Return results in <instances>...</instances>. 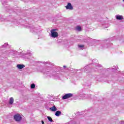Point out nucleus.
Instances as JSON below:
<instances>
[{
  "instance_id": "1a4fd4ad",
  "label": "nucleus",
  "mask_w": 124,
  "mask_h": 124,
  "mask_svg": "<svg viewBox=\"0 0 124 124\" xmlns=\"http://www.w3.org/2000/svg\"><path fill=\"white\" fill-rule=\"evenodd\" d=\"M49 110H50L51 111H57V108L55 105H53L52 107H50Z\"/></svg>"
},
{
  "instance_id": "5701e85b",
  "label": "nucleus",
  "mask_w": 124,
  "mask_h": 124,
  "mask_svg": "<svg viewBox=\"0 0 124 124\" xmlns=\"http://www.w3.org/2000/svg\"><path fill=\"white\" fill-rule=\"evenodd\" d=\"M42 124H44V121H42Z\"/></svg>"
},
{
  "instance_id": "393cba45",
  "label": "nucleus",
  "mask_w": 124,
  "mask_h": 124,
  "mask_svg": "<svg viewBox=\"0 0 124 124\" xmlns=\"http://www.w3.org/2000/svg\"><path fill=\"white\" fill-rule=\"evenodd\" d=\"M63 68H66V66H63Z\"/></svg>"
},
{
  "instance_id": "4468645a",
  "label": "nucleus",
  "mask_w": 124,
  "mask_h": 124,
  "mask_svg": "<svg viewBox=\"0 0 124 124\" xmlns=\"http://www.w3.org/2000/svg\"><path fill=\"white\" fill-rule=\"evenodd\" d=\"M90 95H91V94H82V96H83V98H88L90 97Z\"/></svg>"
},
{
  "instance_id": "39448f33",
  "label": "nucleus",
  "mask_w": 124,
  "mask_h": 124,
  "mask_svg": "<svg viewBox=\"0 0 124 124\" xmlns=\"http://www.w3.org/2000/svg\"><path fill=\"white\" fill-rule=\"evenodd\" d=\"M30 30L32 33H38L39 30L37 28H35L34 26L30 27Z\"/></svg>"
},
{
  "instance_id": "412c9836",
  "label": "nucleus",
  "mask_w": 124,
  "mask_h": 124,
  "mask_svg": "<svg viewBox=\"0 0 124 124\" xmlns=\"http://www.w3.org/2000/svg\"><path fill=\"white\" fill-rule=\"evenodd\" d=\"M43 63L45 64H51V63L50 62H44Z\"/></svg>"
},
{
  "instance_id": "7ed1b4c3",
  "label": "nucleus",
  "mask_w": 124,
  "mask_h": 124,
  "mask_svg": "<svg viewBox=\"0 0 124 124\" xmlns=\"http://www.w3.org/2000/svg\"><path fill=\"white\" fill-rule=\"evenodd\" d=\"M14 119L16 122H20L22 120V116L20 114H16L14 115Z\"/></svg>"
},
{
  "instance_id": "f03ea898",
  "label": "nucleus",
  "mask_w": 124,
  "mask_h": 124,
  "mask_svg": "<svg viewBox=\"0 0 124 124\" xmlns=\"http://www.w3.org/2000/svg\"><path fill=\"white\" fill-rule=\"evenodd\" d=\"M57 29H51L50 32V36L52 37V38H57V37H58L59 36V33L57 32Z\"/></svg>"
},
{
  "instance_id": "dca6fc26",
  "label": "nucleus",
  "mask_w": 124,
  "mask_h": 124,
  "mask_svg": "<svg viewBox=\"0 0 124 124\" xmlns=\"http://www.w3.org/2000/svg\"><path fill=\"white\" fill-rule=\"evenodd\" d=\"M84 46L83 45H78V47L81 49H83Z\"/></svg>"
},
{
  "instance_id": "4be33fe9",
  "label": "nucleus",
  "mask_w": 124,
  "mask_h": 124,
  "mask_svg": "<svg viewBox=\"0 0 124 124\" xmlns=\"http://www.w3.org/2000/svg\"><path fill=\"white\" fill-rule=\"evenodd\" d=\"M10 52H11V51H10V50H9V51H8V53H7V54H9V53H10Z\"/></svg>"
},
{
  "instance_id": "f257e3e1",
  "label": "nucleus",
  "mask_w": 124,
  "mask_h": 124,
  "mask_svg": "<svg viewBox=\"0 0 124 124\" xmlns=\"http://www.w3.org/2000/svg\"><path fill=\"white\" fill-rule=\"evenodd\" d=\"M52 70V68L51 67H48L45 72L44 70H43V73H44V75H46L49 77H52L53 76L56 79L60 78L61 75H60V74H54V75L51 74Z\"/></svg>"
},
{
  "instance_id": "f8f14e48",
  "label": "nucleus",
  "mask_w": 124,
  "mask_h": 124,
  "mask_svg": "<svg viewBox=\"0 0 124 124\" xmlns=\"http://www.w3.org/2000/svg\"><path fill=\"white\" fill-rule=\"evenodd\" d=\"M61 114H62L61 111H59V110L56 111V113H55V115H56V116H57V117L60 116V115H61Z\"/></svg>"
},
{
  "instance_id": "9b49d317",
  "label": "nucleus",
  "mask_w": 124,
  "mask_h": 124,
  "mask_svg": "<svg viewBox=\"0 0 124 124\" xmlns=\"http://www.w3.org/2000/svg\"><path fill=\"white\" fill-rule=\"evenodd\" d=\"M116 17L117 20H123L124 19L123 16L121 15H116Z\"/></svg>"
},
{
  "instance_id": "a211bd4d",
  "label": "nucleus",
  "mask_w": 124,
  "mask_h": 124,
  "mask_svg": "<svg viewBox=\"0 0 124 124\" xmlns=\"http://www.w3.org/2000/svg\"><path fill=\"white\" fill-rule=\"evenodd\" d=\"M35 88V85L34 83H33L32 84H31V88L34 89Z\"/></svg>"
},
{
  "instance_id": "b1692460",
  "label": "nucleus",
  "mask_w": 124,
  "mask_h": 124,
  "mask_svg": "<svg viewBox=\"0 0 124 124\" xmlns=\"http://www.w3.org/2000/svg\"><path fill=\"white\" fill-rule=\"evenodd\" d=\"M121 124H124V121L121 122Z\"/></svg>"
},
{
  "instance_id": "a878e982",
  "label": "nucleus",
  "mask_w": 124,
  "mask_h": 124,
  "mask_svg": "<svg viewBox=\"0 0 124 124\" xmlns=\"http://www.w3.org/2000/svg\"><path fill=\"white\" fill-rule=\"evenodd\" d=\"M123 1H124V0H123Z\"/></svg>"
},
{
  "instance_id": "6ab92c4d",
  "label": "nucleus",
  "mask_w": 124,
  "mask_h": 124,
  "mask_svg": "<svg viewBox=\"0 0 124 124\" xmlns=\"http://www.w3.org/2000/svg\"><path fill=\"white\" fill-rule=\"evenodd\" d=\"M47 119L50 122H53V120L51 117L48 116Z\"/></svg>"
},
{
  "instance_id": "f3484780",
  "label": "nucleus",
  "mask_w": 124,
  "mask_h": 124,
  "mask_svg": "<svg viewBox=\"0 0 124 124\" xmlns=\"http://www.w3.org/2000/svg\"><path fill=\"white\" fill-rule=\"evenodd\" d=\"M8 45V44H7V43H5V44L2 46L1 47H6V46H7Z\"/></svg>"
},
{
  "instance_id": "aec40b11",
  "label": "nucleus",
  "mask_w": 124,
  "mask_h": 124,
  "mask_svg": "<svg viewBox=\"0 0 124 124\" xmlns=\"http://www.w3.org/2000/svg\"><path fill=\"white\" fill-rule=\"evenodd\" d=\"M96 68H100V67H102V66H101V65H99V64H96Z\"/></svg>"
},
{
  "instance_id": "20e7f679",
  "label": "nucleus",
  "mask_w": 124,
  "mask_h": 124,
  "mask_svg": "<svg viewBox=\"0 0 124 124\" xmlns=\"http://www.w3.org/2000/svg\"><path fill=\"white\" fill-rule=\"evenodd\" d=\"M73 94L72 93H69V94H65L62 97V99H67V98H70L72 97Z\"/></svg>"
},
{
  "instance_id": "2eb2a0df",
  "label": "nucleus",
  "mask_w": 124,
  "mask_h": 124,
  "mask_svg": "<svg viewBox=\"0 0 124 124\" xmlns=\"http://www.w3.org/2000/svg\"><path fill=\"white\" fill-rule=\"evenodd\" d=\"M76 29L77 30H78V31H80L81 30V26H77V27H76Z\"/></svg>"
},
{
  "instance_id": "423d86ee",
  "label": "nucleus",
  "mask_w": 124,
  "mask_h": 124,
  "mask_svg": "<svg viewBox=\"0 0 124 124\" xmlns=\"http://www.w3.org/2000/svg\"><path fill=\"white\" fill-rule=\"evenodd\" d=\"M65 7H66V9H69L70 10H73V7L71 3H70V2H68V3H67V4L65 6Z\"/></svg>"
},
{
  "instance_id": "ddd939ff",
  "label": "nucleus",
  "mask_w": 124,
  "mask_h": 124,
  "mask_svg": "<svg viewBox=\"0 0 124 124\" xmlns=\"http://www.w3.org/2000/svg\"><path fill=\"white\" fill-rule=\"evenodd\" d=\"M90 68L87 66V67H84L83 68V71L84 72H86V73H88V70H89Z\"/></svg>"
},
{
  "instance_id": "6e6552de",
  "label": "nucleus",
  "mask_w": 124,
  "mask_h": 124,
  "mask_svg": "<svg viewBox=\"0 0 124 124\" xmlns=\"http://www.w3.org/2000/svg\"><path fill=\"white\" fill-rule=\"evenodd\" d=\"M31 55L32 54H31V52H30V51H29L27 53H25L24 55V56L25 58H29L28 56H31Z\"/></svg>"
},
{
  "instance_id": "9d476101",
  "label": "nucleus",
  "mask_w": 124,
  "mask_h": 124,
  "mask_svg": "<svg viewBox=\"0 0 124 124\" xmlns=\"http://www.w3.org/2000/svg\"><path fill=\"white\" fill-rule=\"evenodd\" d=\"M14 102V98L13 97H10L9 99V104L12 105Z\"/></svg>"
},
{
  "instance_id": "0eeeda50",
  "label": "nucleus",
  "mask_w": 124,
  "mask_h": 124,
  "mask_svg": "<svg viewBox=\"0 0 124 124\" xmlns=\"http://www.w3.org/2000/svg\"><path fill=\"white\" fill-rule=\"evenodd\" d=\"M16 67L19 69H23V68H25V65L22 64H18L16 65Z\"/></svg>"
}]
</instances>
